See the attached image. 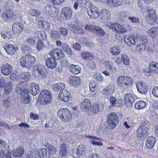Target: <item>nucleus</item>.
Returning a JSON list of instances; mask_svg holds the SVG:
<instances>
[{
    "mask_svg": "<svg viewBox=\"0 0 158 158\" xmlns=\"http://www.w3.org/2000/svg\"><path fill=\"white\" fill-rule=\"evenodd\" d=\"M118 85L121 88L126 89L131 86L133 82V79L127 75L119 76L116 80Z\"/></svg>",
    "mask_w": 158,
    "mask_h": 158,
    "instance_id": "obj_1",
    "label": "nucleus"
},
{
    "mask_svg": "<svg viewBox=\"0 0 158 158\" xmlns=\"http://www.w3.org/2000/svg\"><path fill=\"white\" fill-rule=\"evenodd\" d=\"M46 147L47 149L43 148L40 149L39 152L41 158H49L50 156L55 155L57 152V148L52 145L48 144Z\"/></svg>",
    "mask_w": 158,
    "mask_h": 158,
    "instance_id": "obj_2",
    "label": "nucleus"
},
{
    "mask_svg": "<svg viewBox=\"0 0 158 158\" xmlns=\"http://www.w3.org/2000/svg\"><path fill=\"white\" fill-rule=\"evenodd\" d=\"M58 116L64 122H69L72 120V114L71 112L67 108H60L57 113Z\"/></svg>",
    "mask_w": 158,
    "mask_h": 158,
    "instance_id": "obj_3",
    "label": "nucleus"
},
{
    "mask_svg": "<svg viewBox=\"0 0 158 158\" xmlns=\"http://www.w3.org/2000/svg\"><path fill=\"white\" fill-rule=\"evenodd\" d=\"M119 122V117L117 114L111 112L108 115L107 123L110 129H113L116 127Z\"/></svg>",
    "mask_w": 158,
    "mask_h": 158,
    "instance_id": "obj_4",
    "label": "nucleus"
},
{
    "mask_svg": "<svg viewBox=\"0 0 158 158\" xmlns=\"http://www.w3.org/2000/svg\"><path fill=\"white\" fill-rule=\"evenodd\" d=\"M52 95L48 90L44 89L40 94V103L45 105L50 102L52 100Z\"/></svg>",
    "mask_w": 158,
    "mask_h": 158,
    "instance_id": "obj_5",
    "label": "nucleus"
},
{
    "mask_svg": "<svg viewBox=\"0 0 158 158\" xmlns=\"http://www.w3.org/2000/svg\"><path fill=\"white\" fill-rule=\"evenodd\" d=\"M109 27L113 31L117 33L115 37L117 39H119L121 38V33H126L127 31L126 29L122 27L120 24L117 23H111Z\"/></svg>",
    "mask_w": 158,
    "mask_h": 158,
    "instance_id": "obj_6",
    "label": "nucleus"
},
{
    "mask_svg": "<svg viewBox=\"0 0 158 158\" xmlns=\"http://www.w3.org/2000/svg\"><path fill=\"white\" fill-rule=\"evenodd\" d=\"M149 69L145 70V74L150 76L152 74H158V63L155 61L151 62L149 65Z\"/></svg>",
    "mask_w": 158,
    "mask_h": 158,
    "instance_id": "obj_7",
    "label": "nucleus"
},
{
    "mask_svg": "<svg viewBox=\"0 0 158 158\" xmlns=\"http://www.w3.org/2000/svg\"><path fill=\"white\" fill-rule=\"evenodd\" d=\"M85 29L86 30H88L92 32H96L97 34L100 36H104L105 35V32L101 28L96 26L90 24H87L85 27Z\"/></svg>",
    "mask_w": 158,
    "mask_h": 158,
    "instance_id": "obj_8",
    "label": "nucleus"
},
{
    "mask_svg": "<svg viewBox=\"0 0 158 158\" xmlns=\"http://www.w3.org/2000/svg\"><path fill=\"white\" fill-rule=\"evenodd\" d=\"M49 55L52 57L55 58V59L58 60L64 58L65 54L63 50L59 48H55L50 52Z\"/></svg>",
    "mask_w": 158,
    "mask_h": 158,
    "instance_id": "obj_9",
    "label": "nucleus"
},
{
    "mask_svg": "<svg viewBox=\"0 0 158 158\" xmlns=\"http://www.w3.org/2000/svg\"><path fill=\"white\" fill-rule=\"evenodd\" d=\"M58 97L60 100L64 102H68L71 99L70 93L66 90H61L59 93Z\"/></svg>",
    "mask_w": 158,
    "mask_h": 158,
    "instance_id": "obj_10",
    "label": "nucleus"
},
{
    "mask_svg": "<svg viewBox=\"0 0 158 158\" xmlns=\"http://www.w3.org/2000/svg\"><path fill=\"white\" fill-rule=\"evenodd\" d=\"M156 18V13L155 10L152 9H149L147 12L146 19L150 25L153 24Z\"/></svg>",
    "mask_w": 158,
    "mask_h": 158,
    "instance_id": "obj_11",
    "label": "nucleus"
},
{
    "mask_svg": "<svg viewBox=\"0 0 158 158\" xmlns=\"http://www.w3.org/2000/svg\"><path fill=\"white\" fill-rule=\"evenodd\" d=\"M15 16L12 10H6L2 12V18L5 22H8L14 19Z\"/></svg>",
    "mask_w": 158,
    "mask_h": 158,
    "instance_id": "obj_12",
    "label": "nucleus"
},
{
    "mask_svg": "<svg viewBox=\"0 0 158 158\" xmlns=\"http://www.w3.org/2000/svg\"><path fill=\"white\" fill-rule=\"evenodd\" d=\"M73 11L72 9L68 7L63 8L61 11V16L64 19H68L72 17Z\"/></svg>",
    "mask_w": 158,
    "mask_h": 158,
    "instance_id": "obj_13",
    "label": "nucleus"
},
{
    "mask_svg": "<svg viewBox=\"0 0 158 158\" xmlns=\"http://www.w3.org/2000/svg\"><path fill=\"white\" fill-rule=\"evenodd\" d=\"M136 36L134 34L126 35L124 37V41L128 46H132L135 45Z\"/></svg>",
    "mask_w": 158,
    "mask_h": 158,
    "instance_id": "obj_14",
    "label": "nucleus"
},
{
    "mask_svg": "<svg viewBox=\"0 0 158 158\" xmlns=\"http://www.w3.org/2000/svg\"><path fill=\"white\" fill-rule=\"evenodd\" d=\"M69 81L71 86L77 87L81 85L82 81L79 77L71 76L69 78Z\"/></svg>",
    "mask_w": 158,
    "mask_h": 158,
    "instance_id": "obj_15",
    "label": "nucleus"
},
{
    "mask_svg": "<svg viewBox=\"0 0 158 158\" xmlns=\"http://www.w3.org/2000/svg\"><path fill=\"white\" fill-rule=\"evenodd\" d=\"M24 27V25L22 23L15 22L13 24L12 29L14 33L19 35L23 31Z\"/></svg>",
    "mask_w": 158,
    "mask_h": 158,
    "instance_id": "obj_16",
    "label": "nucleus"
},
{
    "mask_svg": "<svg viewBox=\"0 0 158 158\" xmlns=\"http://www.w3.org/2000/svg\"><path fill=\"white\" fill-rule=\"evenodd\" d=\"M87 13L91 18L96 19L100 15L99 10L96 7L91 6L89 10H87Z\"/></svg>",
    "mask_w": 158,
    "mask_h": 158,
    "instance_id": "obj_17",
    "label": "nucleus"
},
{
    "mask_svg": "<svg viewBox=\"0 0 158 158\" xmlns=\"http://www.w3.org/2000/svg\"><path fill=\"white\" fill-rule=\"evenodd\" d=\"M36 71L38 72V76L41 78H44L46 76V71L47 69L44 65L38 64L35 66Z\"/></svg>",
    "mask_w": 158,
    "mask_h": 158,
    "instance_id": "obj_18",
    "label": "nucleus"
},
{
    "mask_svg": "<svg viewBox=\"0 0 158 158\" xmlns=\"http://www.w3.org/2000/svg\"><path fill=\"white\" fill-rule=\"evenodd\" d=\"M80 107L81 109L84 111H89L91 108V101L88 99H85L81 102Z\"/></svg>",
    "mask_w": 158,
    "mask_h": 158,
    "instance_id": "obj_19",
    "label": "nucleus"
},
{
    "mask_svg": "<svg viewBox=\"0 0 158 158\" xmlns=\"http://www.w3.org/2000/svg\"><path fill=\"white\" fill-rule=\"evenodd\" d=\"M12 66L8 63L3 64L1 66L2 73L4 75L7 76L11 73L12 70Z\"/></svg>",
    "mask_w": 158,
    "mask_h": 158,
    "instance_id": "obj_20",
    "label": "nucleus"
},
{
    "mask_svg": "<svg viewBox=\"0 0 158 158\" xmlns=\"http://www.w3.org/2000/svg\"><path fill=\"white\" fill-rule=\"evenodd\" d=\"M136 85L138 91L140 94H144L147 92L148 87L144 82H137Z\"/></svg>",
    "mask_w": 158,
    "mask_h": 158,
    "instance_id": "obj_21",
    "label": "nucleus"
},
{
    "mask_svg": "<svg viewBox=\"0 0 158 158\" xmlns=\"http://www.w3.org/2000/svg\"><path fill=\"white\" fill-rule=\"evenodd\" d=\"M103 109L104 105L103 103L98 102L95 103L93 105L92 110L93 113L96 114L102 111Z\"/></svg>",
    "mask_w": 158,
    "mask_h": 158,
    "instance_id": "obj_22",
    "label": "nucleus"
},
{
    "mask_svg": "<svg viewBox=\"0 0 158 158\" xmlns=\"http://www.w3.org/2000/svg\"><path fill=\"white\" fill-rule=\"evenodd\" d=\"M45 63L47 66L50 69L55 68L57 65L56 59L53 57L46 58Z\"/></svg>",
    "mask_w": 158,
    "mask_h": 158,
    "instance_id": "obj_23",
    "label": "nucleus"
},
{
    "mask_svg": "<svg viewBox=\"0 0 158 158\" xmlns=\"http://www.w3.org/2000/svg\"><path fill=\"white\" fill-rule=\"evenodd\" d=\"M69 147L65 142H63L60 145L59 155L61 157L65 156L68 152Z\"/></svg>",
    "mask_w": 158,
    "mask_h": 158,
    "instance_id": "obj_24",
    "label": "nucleus"
},
{
    "mask_svg": "<svg viewBox=\"0 0 158 158\" xmlns=\"http://www.w3.org/2000/svg\"><path fill=\"white\" fill-rule=\"evenodd\" d=\"M24 149L22 146H19L12 151V154L14 156L21 157L24 154Z\"/></svg>",
    "mask_w": 158,
    "mask_h": 158,
    "instance_id": "obj_25",
    "label": "nucleus"
},
{
    "mask_svg": "<svg viewBox=\"0 0 158 158\" xmlns=\"http://www.w3.org/2000/svg\"><path fill=\"white\" fill-rule=\"evenodd\" d=\"M101 19L103 21H105L109 20L110 14L109 11L106 9H102L100 12Z\"/></svg>",
    "mask_w": 158,
    "mask_h": 158,
    "instance_id": "obj_26",
    "label": "nucleus"
},
{
    "mask_svg": "<svg viewBox=\"0 0 158 158\" xmlns=\"http://www.w3.org/2000/svg\"><path fill=\"white\" fill-rule=\"evenodd\" d=\"M156 138L153 136L148 137L147 139L146 142V146L148 149H151L154 146L156 142Z\"/></svg>",
    "mask_w": 158,
    "mask_h": 158,
    "instance_id": "obj_27",
    "label": "nucleus"
},
{
    "mask_svg": "<svg viewBox=\"0 0 158 158\" xmlns=\"http://www.w3.org/2000/svg\"><path fill=\"white\" fill-rule=\"evenodd\" d=\"M29 90L32 93V95L35 96L40 92V88L38 84L34 82L30 84L29 88Z\"/></svg>",
    "mask_w": 158,
    "mask_h": 158,
    "instance_id": "obj_28",
    "label": "nucleus"
},
{
    "mask_svg": "<svg viewBox=\"0 0 158 158\" xmlns=\"http://www.w3.org/2000/svg\"><path fill=\"white\" fill-rule=\"evenodd\" d=\"M4 48L6 52L10 55H14L16 51V48L10 44H6L4 46Z\"/></svg>",
    "mask_w": 158,
    "mask_h": 158,
    "instance_id": "obj_29",
    "label": "nucleus"
},
{
    "mask_svg": "<svg viewBox=\"0 0 158 158\" xmlns=\"http://www.w3.org/2000/svg\"><path fill=\"white\" fill-rule=\"evenodd\" d=\"M114 86L113 85H110L106 86L102 91V94L104 96L109 95L114 91Z\"/></svg>",
    "mask_w": 158,
    "mask_h": 158,
    "instance_id": "obj_30",
    "label": "nucleus"
},
{
    "mask_svg": "<svg viewBox=\"0 0 158 158\" xmlns=\"http://www.w3.org/2000/svg\"><path fill=\"white\" fill-rule=\"evenodd\" d=\"M69 70L72 74L77 75L80 73L81 69L77 65L71 64L69 66Z\"/></svg>",
    "mask_w": 158,
    "mask_h": 158,
    "instance_id": "obj_31",
    "label": "nucleus"
},
{
    "mask_svg": "<svg viewBox=\"0 0 158 158\" xmlns=\"http://www.w3.org/2000/svg\"><path fill=\"white\" fill-rule=\"evenodd\" d=\"M87 138L89 139H92V140L91 141V143L94 146H102L103 145L102 142H101L96 141L94 140H101V139L97 137L89 135L87 136Z\"/></svg>",
    "mask_w": 158,
    "mask_h": 158,
    "instance_id": "obj_32",
    "label": "nucleus"
},
{
    "mask_svg": "<svg viewBox=\"0 0 158 158\" xmlns=\"http://www.w3.org/2000/svg\"><path fill=\"white\" fill-rule=\"evenodd\" d=\"M85 150V147L82 145H81L78 146L77 148L76 149V154L77 156H75L73 153V156L74 158H78L82 154L84 153Z\"/></svg>",
    "mask_w": 158,
    "mask_h": 158,
    "instance_id": "obj_33",
    "label": "nucleus"
},
{
    "mask_svg": "<svg viewBox=\"0 0 158 158\" xmlns=\"http://www.w3.org/2000/svg\"><path fill=\"white\" fill-rule=\"evenodd\" d=\"M148 132L143 127L139 126L137 131V136L139 137L146 136Z\"/></svg>",
    "mask_w": 158,
    "mask_h": 158,
    "instance_id": "obj_34",
    "label": "nucleus"
},
{
    "mask_svg": "<svg viewBox=\"0 0 158 158\" xmlns=\"http://www.w3.org/2000/svg\"><path fill=\"white\" fill-rule=\"evenodd\" d=\"M65 87V85L64 83L61 82H59L54 85L53 88L54 90L59 91L60 90H64V89Z\"/></svg>",
    "mask_w": 158,
    "mask_h": 158,
    "instance_id": "obj_35",
    "label": "nucleus"
},
{
    "mask_svg": "<svg viewBox=\"0 0 158 158\" xmlns=\"http://www.w3.org/2000/svg\"><path fill=\"white\" fill-rule=\"evenodd\" d=\"M28 68H31L34 64L35 61V57L29 54H26Z\"/></svg>",
    "mask_w": 158,
    "mask_h": 158,
    "instance_id": "obj_36",
    "label": "nucleus"
},
{
    "mask_svg": "<svg viewBox=\"0 0 158 158\" xmlns=\"http://www.w3.org/2000/svg\"><path fill=\"white\" fill-rule=\"evenodd\" d=\"M147 106V104L145 102L140 100L135 104L134 107L136 109L140 110L145 108Z\"/></svg>",
    "mask_w": 158,
    "mask_h": 158,
    "instance_id": "obj_37",
    "label": "nucleus"
},
{
    "mask_svg": "<svg viewBox=\"0 0 158 158\" xmlns=\"http://www.w3.org/2000/svg\"><path fill=\"white\" fill-rule=\"evenodd\" d=\"M30 73L27 72L22 73L20 75L21 81L23 83L27 82L30 79Z\"/></svg>",
    "mask_w": 158,
    "mask_h": 158,
    "instance_id": "obj_38",
    "label": "nucleus"
},
{
    "mask_svg": "<svg viewBox=\"0 0 158 158\" xmlns=\"http://www.w3.org/2000/svg\"><path fill=\"white\" fill-rule=\"evenodd\" d=\"M157 31L158 27H152L148 30V33L150 36L154 38L157 37Z\"/></svg>",
    "mask_w": 158,
    "mask_h": 158,
    "instance_id": "obj_39",
    "label": "nucleus"
},
{
    "mask_svg": "<svg viewBox=\"0 0 158 158\" xmlns=\"http://www.w3.org/2000/svg\"><path fill=\"white\" fill-rule=\"evenodd\" d=\"M12 90V86L11 82L7 83L4 88V93L5 95H8Z\"/></svg>",
    "mask_w": 158,
    "mask_h": 158,
    "instance_id": "obj_40",
    "label": "nucleus"
},
{
    "mask_svg": "<svg viewBox=\"0 0 158 158\" xmlns=\"http://www.w3.org/2000/svg\"><path fill=\"white\" fill-rule=\"evenodd\" d=\"M124 98L126 103H129L132 104L135 100L134 98L130 93L126 94Z\"/></svg>",
    "mask_w": 158,
    "mask_h": 158,
    "instance_id": "obj_41",
    "label": "nucleus"
},
{
    "mask_svg": "<svg viewBox=\"0 0 158 158\" xmlns=\"http://www.w3.org/2000/svg\"><path fill=\"white\" fill-rule=\"evenodd\" d=\"M20 63L21 65L23 67L28 68V62L26 55L25 56H23L20 60Z\"/></svg>",
    "mask_w": 158,
    "mask_h": 158,
    "instance_id": "obj_42",
    "label": "nucleus"
},
{
    "mask_svg": "<svg viewBox=\"0 0 158 158\" xmlns=\"http://www.w3.org/2000/svg\"><path fill=\"white\" fill-rule=\"evenodd\" d=\"M2 37L5 40L10 39L11 37V34L10 31H6L1 33Z\"/></svg>",
    "mask_w": 158,
    "mask_h": 158,
    "instance_id": "obj_43",
    "label": "nucleus"
},
{
    "mask_svg": "<svg viewBox=\"0 0 158 158\" xmlns=\"http://www.w3.org/2000/svg\"><path fill=\"white\" fill-rule=\"evenodd\" d=\"M62 49L67 53L70 56L72 55L73 54L72 51L69 46L65 44H63V45L61 47Z\"/></svg>",
    "mask_w": 158,
    "mask_h": 158,
    "instance_id": "obj_44",
    "label": "nucleus"
},
{
    "mask_svg": "<svg viewBox=\"0 0 158 158\" xmlns=\"http://www.w3.org/2000/svg\"><path fill=\"white\" fill-rule=\"evenodd\" d=\"M106 3L108 5L114 6H118L121 4L120 2L118 0H107Z\"/></svg>",
    "mask_w": 158,
    "mask_h": 158,
    "instance_id": "obj_45",
    "label": "nucleus"
},
{
    "mask_svg": "<svg viewBox=\"0 0 158 158\" xmlns=\"http://www.w3.org/2000/svg\"><path fill=\"white\" fill-rule=\"evenodd\" d=\"M105 67L110 71L114 70L116 69L115 67H113L112 62L108 60L105 62Z\"/></svg>",
    "mask_w": 158,
    "mask_h": 158,
    "instance_id": "obj_46",
    "label": "nucleus"
},
{
    "mask_svg": "<svg viewBox=\"0 0 158 158\" xmlns=\"http://www.w3.org/2000/svg\"><path fill=\"white\" fill-rule=\"evenodd\" d=\"M81 57L84 59L87 60L92 57V54L89 52H83L81 55Z\"/></svg>",
    "mask_w": 158,
    "mask_h": 158,
    "instance_id": "obj_47",
    "label": "nucleus"
},
{
    "mask_svg": "<svg viewBox=\"0 0 158 158\" xmlns=\"http://www.w3.org/2000/svg\"><path fill=\"white\" fill-rule=\"evenodd\" d=\"M121 60L123 63L126 65H129L130 64V60L127 56L124 54H121Z\"/></svg>",
    "mask_w": 158,
    "mask_h": 158,
    "instance_id": "obj_48",
    "label": "nucleus"
},
{
    "mask_svg": "<svg viewBox=\"0 0 158 158\" xmlns=\"http://www.w3.org/2000/svg\"><path fill=\"white\" fill-rule=\"evenodd\" d=\"M120 52L119 48L118 46H114L110 49V52L114 55H118L120 53Z\"/></svg>",
    "mask_w": 158,
    "mask_h": 158,
    "instance_id": "obj_49",
    "label": "nucleus"
},
{
    "mask_svg": "<svg viewBox=\"0 0 158 158\" xmlns=\"http://www.w3.org/2000/svg\"><path fill=\"white\" fill-rule=\"evenodd\" d=\"M29 12L32 16L39 17L41 14L40 12L38 10L31 9L29 10Z\"/></svg>",
    "mask_w": 158,
    "mask_h": 158,
    "instance_id": "obj_50",
    "label": "nucleus"
},
{
    "mask_svg": "<svg viewBox=\"0 0 158 158\" xmlns=\"http://www.w3.org/2000/svg\"><path fill=\"white\" fill-rule=\"evenodd\" d=\"M73 30L74 33H80L81 34H83L84 33V30L77 26H76L73 27Z\"/></svg>",
    "mask_w": 158,
    "mask_h": 158,
    "instance_id": "obj_51",
    "label": "nucleus"
},
{
    "mask_svg": "<svg viewBox=\"0 0 158 158\" xmlns=\"http://www.w3.org/2000/svg\"><path fill=\"white\" fill-rule=\"evenodd\" d=\"M50 35L51 37L55 40H57L60 38L58 32L55 31H52L50 33Z\"/></svg>",
    "mask_w": 158,
    "mask_h": 158,
    "instance_id": "obj_52",
    "label": "nucleus"
},
{
    "mask_svg": "<svg viewBox=\"0 0 158 158\" xmlns=\"http://www.w3.org/2000/svg\"><path fill=\"white\" fill-rule=\"evenodd\" d=\"M35 42V40L33 38H29L27 40L26 43L29 46H34Z\"/></svg>",
    "mask_w": 158,
    "mask_h": 158,
    "instance_id": "obj_53",
    "label": "nucleus"
},
{
    "mask_svg": "<svg viewBox=\"0 0 158 158\" xmlns=\"http://www.w3.org/2000/svg\"><path fill=\"white\" fill-rule=\"evenodd\" d=\"M35 33L39 34L40 35V38L43 40H45L46 39V33L44 31H37Z\"/></svg>",
    "mask_w": 158,
    "mask_h": 158,
    "instance_id": "obj_54",
    "label": "nucleus"
},
{
    "mask_svg": "<svg viewBox=\"0 0 158 158\" xmlns=\"http://www.w3.org/2000/svg\"><path fill=\"white\" fill-rule=\"evenodd\" d=\"M109 101L111 104V105L110 106V107L113 108L115 106L117 101V99L116 98L112 96L110 98Z\"/></svg>",
    "mask_w": 158,
    "mask_h": 158,
    "instance_id": "obj_55",
    "label": "nucleus"
},
{
    "mask_svg": "<svg viewBox=\"0 0 158 158\" xmlns=\"http://www.w3.org/2000/svg\"><path fill=\"white\" fill-rule=\"evenodd\" d=\"M146 45L143 44H139L137 46L136 49L138 50L139 52H143L146 49Z\"/></svg>",
    "mask_w": 158,
    "mask_h": 158,
    "instance_id": "obj_56",
    "label": "nucleus"
},
{
    "mask_svg": "<svg viewBox=\"0 0 158 158\" xmlns=\"http://www.w3.org/2000/svg\"><path fill=\"white\" fill-rule=\"evenodd\" d=\"M44 46V45L43 41L41 40H39L36 44V47L38 50V51L42 49Z\"/></svg>",
    "mask_w": 158,
    "mask_h": 158,
    "instance_id": "obj_57",
    "label": "nucleus"
},
{
    "mask_svg": "<svg viewBox=\"0 0 158 158\" xmlns=\"http://www.w3.org/2000/svg\"><path fill=\"white\" fill-rule=\"evenodd\" d=\"M79 41L82 45L84 44L86 46L89 45V42L87 38L82 37L80 39Z\"/></svg>",
    "mask_w": 158,
    "mask_h": 158,
    "instance_id": "obj_58",
    "label": "nucleus"
},
{
    "mask_svg": "<svg viewBox=\"0 0 158 158\" xmlns=\"http://www.w3.org/2000/svg\"><path fill=\"white\" fill-rule=\"evenodd\" d=\"M94 77L99 81L102 82L103 81V77L100 73H96L94 74Z\"/></svg>",
    "mask_w": 158,
    "mask_h": 158,
    "instance_id": "obj_59",
    "label": "nucleus"
},
{
    "mask_svg": "<svg viewBox=\"0 0 158 158\" xmlns=\"http://www.w3.org/2000/svg\"><path fill=\"white\" fill-rule=\"evenodd\" d=\"M90 91L94 92L96 91V84L95 82H91L89 85Z\"/></svg>",
    "mask_w": 158,
    "mask_h": 158,
    "instance_id": "obj_60",
    "label": "nucleus"
},
{
    "mask_svg": "<svg viewBox=\"0 0 158 158\" xmlns=\"http://www.w3.org/2000/svg\"><path fill=\"white\" fill-rule=\"evenodd\" d=\"M128 19L130 20L132 23L136 24H138L139 22V19L138 18L135 17H129Z\"/></svg>",
    "mask_w": 158,
    "mask_h": 158,
    "instance_id": "obj_61",
    "label": "nucleus"
},
{
    "mask_svg": "<svg viewBox=\"0 0 158 158\" xmlns=\"http://www.w3.org/2000/svg\"><path fill=\"white\" fill-rule=\"evenodd\" d=\"M6 146V144L5 141L0 138V151L4 150Z\"/></svg>",
    "mask_w": 158,
    "mask_h": 158,
    "instance_id": "obj_62",
    "label": "nucleus"
},
{
    "mask_svg": "<svg viewBox=\"0 0 158 158\" xmlns=\"http://www.w3.org/2000/svg\"><path fill=\"white\" fill-rule=\"evenodd\" d=\"M10 104V98L9 97L6 99L4 100L3 102V105L5 107H9Z\"/></svg>",
    "mask_w": 158,
    "mask_h": 158,
    "instance_id": "obj_63",
    "label": "nucleus"
},
{
    "mask_svg": "<svg viewBox=\"0 0 158 158\" xmlns=\"http://www.w3.org/2000/svg\"><path fill=\"white\" fill-rule=\"evenodd\" d=\"M152 93L155 97L158 98V86H156L153 88Z\"/></svg>",
    "mask_w": 158,
    "mask_h": 158,
    "instance_id": "obj_64",
    "label": "nucleus"
}]
</instances>
